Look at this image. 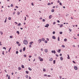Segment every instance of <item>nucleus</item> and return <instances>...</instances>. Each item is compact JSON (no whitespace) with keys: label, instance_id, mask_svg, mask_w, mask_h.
Wrapping results in <instances>:
<instances>
[{"label":"nucleus","instance_id":"obj_1","mask_svg":"<svg viewBox=\"0 0 79 79\" xmlns=\"http://www.w3.org/2000/svg\"><path fill=\"white\" fill-rule=\"evenodd\" d=\"M27 43H28V42L27 40H24L23 43L24 44H25V45H27Z\"/></svg>","mask_w":79,"mask_h":79},{"label":"nucleus","instance_id":"obj_2","mask_svg":"<svg viewBox=\"0 0 79 79\" xmlns=\"http://www.w3.org/2000/svg\"><path fill=\"white\" fill-rule=\"evenodd\" d=\"M38 59L40 60V61H43L44 60L43 59H42L40 56L38 57Z\"/></svg>","mask_w":79,"mask_h":79},{"label":"nucleus","instance_id":"obj_3","mask_svg":"<svg viewBox=\"0 0 79 79\" xmlns=\"http://www.w3.org/2000/svg\"><path fill=\"white\" fill-rule=\"evenodd\" d=\"M49 26V24H46V25L45 26V27H48Z\"/></svg>","mask_w":79,"mask_h":79},{"label":"nucleus","instance_id":"obj_4","mask_svg":"<svg viewBox=\"0 0 79 79\" xmlns=\"http://www.w3.org/2000/svg\"><path fill=\"white\" fill-rule=\"evenodd\" d=\"M74 68L75 70H77V67L76 66H75L74 67Z\"/></svg>","mask_w":79,"mask_h":79},{"label":"nucleus","instance_id":"obj_5","mask_svg":"<svg viewBox=\"0 0 79 79\" xmlns=\"http://www.w3.org/2000/svg\"><path fill=\"white\" fill-rule=\"evenodd\" d=\"M42 42V40L41 39H39L38 40V42L39 43H40Z\"/></svg>","mask_w":79,"mask_h":79},{"label":"nucleus","instance_id":"obj_6","mask_svg":"<svg viewBox=\"0 0 79 79\" xmlns=\"http://www.w3.org/2000/svg\"><path fill=\"white\" fill-rule=\"evenodd\" d=\"M52 53H56V52H55V50H54V51H52Z\"/></svg>","mask_w":79,"mask_h":79},{"label":"nucleus","instance_id":"obj_7","mask_svg":"<svg viewBox=\"0 0 79 79\" xmlns=\"http://www.w3.org/2000/svg\"><path fill=\"white\" fill-rule=\"evenodd\" d=\"M52 15H50L49 17V19H52Z\"/></svg>","mask_w":79,"mask_h":79},{"label":"nucleus","instance_id":"obj_8","mask_svg":"<svg viewBox=\"0 0 79 79\" xmlns=\"http://www.w3.org/2000/svg\"><path fill=\"white\" fill-rule=\"evenodd\" d=\"M52 39H56V37H55V36H52Z\"/></svg>","mask_w":79,"mask_h":79},{"label":"nucleus","instance_id":"obj_9","mask_svg":"<svg viewBox=\"0 0 79 79\" xmlns=\"http://www.w3.org/2000/svg\"><path fill=\"white\" fill-rule=\"evenodd\" d=\"M63 26V24H61L60 26V27H62Z\"/></svg>","mask_w":79,"mask_h":79},{"label":"nucleus","instance_id":"obj_10","mask_svg":"<svg viewBox=\"0 0 79 79\" xmlns=\"http://www.w3.org/2000/svg\"><path fill=\"white\" fill-rule=\"evenodd\" d=\"M60 59L61 60H63V58L62 56L60 57Z\"/></svg>","mask_w":79,"mask_h":79},{"label":"nucleus","instance_id":"obj_11","mask_svg":"<svg viewBox=\"0 0 79 79\" xmlns=\"http://www.w3.org/2000/svg\"><path fill=\"white\" fill-rule=\"evenodd\" d=\"M49 61H53V58H51L49 59Z\"/></svg>","mask_w":79,"mask_h":79},{"label":"nucleus","instance_id":"obj_12","mask_svg":"<svg viewBox=\"0 0 79 79\" xmlns=\"http://www.w3.org/2000/svg\"><path fill=\"white\" fill-rule=\"evenodd\" d=\"M33 43H34V42L32 41L30 43V45H32V44H33Z\"/></svg>","mask_w":79,"mask_h":79},{"label":"nucleus","instance_id":"obj_13","mask_svg":"<svg viewBox=\"0 0 79 79\" xmlns=\"http://www.w3.org/2000/svg\"><path fill=\"white\" fill-rule=\"evenodd\" d=\"M54 11H55V10H54V9H52L51 10V12H52V13H53V12H54Z\"/></svg>","mask_w":79,"mask_h":79},{"label":"nucleus","instance_id":"obj_14","mask_svg":"<svg viewBox=\"0 0 79 79\" xmlns=\"http://www.w3.org/2000/svg\"><path fill=\"white\" fill-rule=\"evenodd\" d=\"M67 56H68V57H67V59H70V58L69 57V56L68 54V55H67Z\"/></svg>","mask_w":79,"mask_h":79},{"label":"nucleus","instance_id":"obj_15","mask_svg":"<svg viewBox=\"0 0 79 79\" xmlns=\"http://www.w3.org/2000/svg\"><path fill=\"white\" fill-rule=\"evenodd\" d=\"M28 69H29V70L30 71H32V69L30 68V67L28 68Z\"/></svg>","mask_w":79,"mask_h":79},{"label":"nucleus","instance_id":"obj_16","mask_svg":"<svg viewBox=\"0 0 79 79\" xmlns=\"http://www.w3.org/2000/svg\"><path fill=\"white\" fill-rule=\"evenodd\" d=\"M21 23H19L17 25V26H21Z\"/></svg>","mask_w":79,"mask_h":79},{"label":"nucleus","instance_id":"obj_17","mask_svg":"<svg viewBox=\"0 0 79 79\" xmlns=\"http://www.w3.org/2000/svg\"><path fill=\"white\" fill-rule=\"evenodd\" d=\"M58 50H59V51H58L57 52L58 53H60V52L61 51V49H59Z\"/></svg>","mask_w":79,"mask_h":79},{"label":"nucleus","instance_id":"obj_18","mask_svg":"<svg viewBox=\"0 0 79 79\" xmlns=\"http://www.w3.org/2000/svg\"><path fill=\"white\" fill-rule=\"evenodd\" d=\"M21 67L22 68H24V65H21Z\"/></svg>","mask_w":79,"mask_h":79},{"label":"nucleus","instance_id":"obj_19","mask_svg":"<svg viewBox=\"0 0 79 79\" xmlns=\"http://www.w3.org/2000/svg\"><path fill=\"white\" fill-rule=\"evenodd\" d=\"M18 69L19 70H21V67H19L18 68Z\"/></svg>","mask_w":79,"mask_h":79},{"label":"nucleus","instance_id":"obj_20","mask_svg":"<svg viewBox=\"0 0 79 79\" xmlns=\"http://www.w3.org/2000/svg\"><path fill=\"white\" fill-rule=\"evenodd\" d=\"M64 42H66V41H67V39H64Z\"/></svg>","mask_w":79,"mask_h":79},{"label":"nucleus","instance_id":"obj_21","mask_svg":"<svg viewBox=\"0 0 79 79\" xmlns=\"http://www.w3.org/2000/svg\"><path fill=\"white\" fill-rule=\"evenodd\" d=\"M23 51H25V50H26V47H24L23 48Z\"/></svg>","mask_w":79,"mask_h":79},{"label":"nucleus","instance_id":"obj_22","mask_svg":"<svg viewBox=\"0 0 79 79\" xmlns=\"http://www.w3.org/2000/svg\"><path fill=\"white\" fill-rule=\"evenodd\" d=\"M43 71H44V72L46 71V70L45 69H44V68H43Z\"/></svg>","mask_w":79,"mask_h":79},{"label":"nucleus","instance_id":"obj_23","mask_svg":"<svg viewBox=\"0 0 79 79\" xmlns=\"http://www.w3.org/2000/svg\"><path fill=\"white\" fill-rule=\"evenodd\" d=\"M20 14V13L19 12H17L18 15H19Z\"/></svg>","mask_w":79,"mask_h":79},{"label":"nucleus","instance_id":"obj_24","mask_svg":"<svg viewBox=\"0 0 79 79\" xmlns=\"http://www.w3.org/2000/svg\"><path fill=\"white\" fill-rule=\"evenodd\" d=\"M16 33L17 34H19V31H16Z\"/></svg>","mask_w":79,"mask_h":79},{"label":"nucleus","instance_id":"obj_25","mask_svg":"<svg viewBox=\"0 0 79 79\" xmlns=\"http://www.w3.org/2000/svg\"><path fill=\"white\" fill-rule=\"evenodd\" d=\"M11 7H13V4H11L10 5Z\"/></svg>","mask_w":79,"mask_h":79},{"label":"nucleus","instance_id":"obj_26","mask_svg":"<svg viewBox=\"0 0 79 79\" xmlns=\"http://www.w3.org/2000/svg\"><path fill=\"white\" fill-rule=\"evenodd\" d=\"M11 49V48H10L9 50V52H10V50Z\"/></svg>","mask_w":79,"mask_h":79},{"label":"nucleus","instance_id":"obj_27","mask_svg":"<svg viewBox=\"0 0 79 79\" xmlns=\"http://www.w3.org/2000/svg\"><path fill=\"white\" fill-rule=\"evenodd\" d=\"M62 47H63V48H64V47H65V46H64V45H62Z\"/></svg>","mask_w":79,"mask_h":79},{"label":"nucleus","instance_id":"obj_28","mask_svg":"<svg viewBox=\"0 0 79 79\" xmlns=\"http://www.w3.org/2000/svg\"><path fill=\"white\" fill-rule=\"evenodd\" d=\"M26 74H29V72L27 71H26Z\"/></svg>","mask_w":79,"mask_h":79},{"label":"nucleus","instance_id":"obj_29","mask_svg":"<svg viewBox=\"0 0 79 79\" xmlns=\"http://www.w3.org/2000/svg\"><path fill=\"white\" fill-rule=\"evenodd\" d=\"M26 78H28V77H29V76H28V75H27L26 76Z\"/></svg>","mask_w":79,"mask_h":79},{"label":"nucleus","instance_id":"obj_30","mask_svg":"<svg viewBox=\"0 0 79 79\" xmlns=\"http://www.w3.org/2000/svg\"><path fill=\"white\" fill-rule=\"evenodd\" d=\"M42 41H44V40H45V39L42 38Z\"/></svg>","mask_w":79,"mask_h":79},{"label":"nucleus","instance_id":"obj_31","mask_svg":"<svg viewBox=\"0 0 79 79\" xmlns=\"http://www.w3.org/2000/svg\"><path fill=\"white\" fill-rule=\"evenodd\" d=\"M10 39H12L13 38V36H10Z\"/></svg>","mask_w":79,"mask_h":79},{"label":"nucleus","instance_id":"obj_32","mask_svg":"<svg viewBox=\"0 0 79 79\" xmlns=\"http://www.w3.org/2000/svg\"><path fill=\"white\" fill-rule=\"evenodd\" d=\"M53 64H55V63H56V61H55V60H54L53 61Z\"/></svg>","mask_w":79,"mask_h":79},{"label":"nucleus","instance_id":"obj_33","mask_svg":"<svg viewBox=\"0 0 79 79\" xmlns=\"http://www.w3.org/2000/svg\"><path fill=\"white\" fill-rule=\"evenodd\" d=\"M58 41H60V37H58Z\"/></svg>","mask_w":79,"mask_h":79},{"label":"nucleus","instance_id":"obj_34","mask_svg":"<svg viewBox=\"0 0 79 79\" xmlns=\"http://www.w3.org/2000/svg\"><path fill=\"white\" fill-rule=\"evenodd\" d=\"M45 52H47V49H45Z\"/></svg>","mask_w":79,"mask_h":79},{"label":"nucleus","instance_id":"obj_35","mask_svg":"<svg viewBox=\"0 0 79 79\" xmlns=\"http://www.w3.org/2000/svg\"><path fill=\"white\" fill-rule=\"evenodd\" d=\"M0 33H1V35H2V34H3V32H2V31H0Z\"/></svg>","mask_w":79,"mask_h":79},{"label":"nucleus","instance_id":"obj_36","mask_svg":"<svg viewBox=\"0 0 79 79\" xmlns=\"http://www.w3.org/2000/svg\"><path fill=\"white\" fill-rule=\"evenodd\" d=\"M51 5V4H50V3H48V5Z\"/></svg>","mask_w":79,"mask_h":79},{"label":"nucleus","instance_id":"obj_37","mask_svg":"<svg viewBox=\"0 0 79 79\" xmlns=\"http://www.w3.org/2000/svg\"><path fill=\"white\" fill-rule=\"evenodd\" d=\"M60 34H63V32L61 31H60Z\"/></svg>","mask_w":79,"mask_h":79},{"label":"nucleus","instance_id":"obj_38","mask_svg":"<svg viewBox=\"0 0 79 79\" xmlns=\"http://www.w3.org/2000/svg\"><path fill=\"white\" fill-rule=\"evenodd\" d=\"M8 79H10V76H8Z\"/></svg>","mask_w":79,"mask_h":79},{"label":"nucleus","instance_id":"obj_39","mask_svg":"<svg viewBox=\"0 0 79 79\" xmlns=\"http://www.w3.org/2000/svg\"><path fill=\"white\" fill-rule=\"evenodd\" d=\"M3 49H5V50H6V48H5V47H3Z\"/></svg>","mask_w":79,"mask_h":79},{"label":"nucleus","instance_id":"obj_40","mask_svg":"<svg viewBox=\"0 0 79 79\" xmlns=\"http://www.w3.org/2000/svg\"><path fill=\"white\" fill-rule=\"evenodd\" d=\"M31 5H32V6H34V3L32 2L31 3Z\"/></svg>","mask_w":79,"mask_h":79},{"label":"nucleus","instance_id":"obj_41","mask_svg":"<svg viewBox=\"0 0 79 79\" xmlns=\"http://www.w3.org/2000/svg\"><path fill=\"white\" fill-rule=\"evenodd\" d=\"M16 43H17V44H19V42H18V41H17V42H16Z\"/></svg>","mask_w":79,"mask_h":79},{"label":"nucleus","instance_id":"obj_42","mask_svg":"<svg viewBox=\"0 0 79 79\" xmlns=\"http://www.w3.org/2000/svg\"><path fill=\"white\" fill-rule=\"evenodd\" d=\"M44 76L45 77L46 76H47V74H45L44 75Z\"/></svg>","mask_w":79,"mask_h":79},{"label":"nucleus","instance_id":"obj_43","mask_svg":"<svg viewBox=\"0 0 79 79\" xmlns=\"http://www.w3.org/2000/svg\"><path fill=\"white\" fill-rule=\"evenodd\" d=\"M59 4L60 5H62V4L61 3V2H60Z\"/></svg>","mask_w":79,"mask_h":79},{"label":"nucleus","instance_id":"obj_44","mask_svg":"<svg viewBox=\"0 0 79 79\" xmlns=\"http://www.w3.org/2000/svg\"><path fill=\"white\" fill-rule=\"evenodd\" d=\"M18 54V51H17L16 52V54Z\"/></svg>","mask_w":79,"mask_h":79},{"label":"nucleus","instance_id":"obj_45","mask_svg":"<svg viewBox=\"0 0 79 79\" xmlns=\"http://www.w3.org/2000/svg\"><path fill=\"white\" fill-rule=\"evenodd\" d=\"M48 77H51V76L50 75H48Z\"/></svg>","mask_w":79,"mask_h":79},{"label":"nucleus","instance_id":"obj_46","mask_svg":"<svg viewBox=\"0 0 79 79\" xmlns=\"http://www.w3.org/2000/svg\"><path fill=\"white\" fill-rule=\"evenodd\" d=\"M8 19H9V20H10L11 19V17H9Z\"/></svg>","mask_w":79,"mask_h":79},{"label":"nucleus","instance_id":"obj_47","mask_svg":"<svg viewBox=\"0 0 79 79\" xmlns=\"http://www.w3.org/2000/svg\"><path fill=\"white\" fill-rule=\"evenodd\" d=\"M56 56H57V57H58L59 56L57 54H56Z\"/></svg>","mask_w":79,"mask_h":79},{"label":"nucleus","instance_id":"obj_48","mask_svg":"<svg viewBox=\"0 0 79 79\" xmlns=\"http://www.w3.org/2000/svg\"><path fill=\"white\" fill-rule=\"evenodd\" d=\"M73 63H74V64H76V62H75V61H73Z\"/></svg>","mask_w":79,"mask_h":79},{"label":"nucleus","instance_id":"obj_49","mask_svg":"<svg viewBox=\"0 0 79 79\" xmlns=\"http://www.w3.org/2000/svg\"><path fill=\"white\" fill-rule=\"evenodd\" d=\"M52 33H53V34H55V32L53 31Z\"/></svg>","mask_w":79,"mask_h":79},{"label":"nucleus","instance_id":"obj_50","mask_svg":"<svg viewBox=\"0 0 79 79\" xmlns=\"http://www.w3.org/2000/svg\"><path fill=\"white\" fill-rule=\"evenodd\" d=\"M24 57H26V56H26V55H24Z\"/></svg>","mask_w":79,"mask_h":79},{"label":"nucleus","instance_id":"obj_51","mask_svg":"<svg viewBox=\"0 0 79 79\" xmlns=\"http://www.w3.org/2000/svg\"><path fill=\"white\" fill-rule=\"evenodd\" d=\"M44 42L45 43H47V40H45Z\"/></svg>","mask_w":79,"mask_h":79},{"label":"nucleus","instance_id":"obj_52","mask_svg":"<svg viewBox=\"0 0 79 79\" xmlns=\"http://www.w3.org/2000/svg\"><path fill=\"white\" fill-rule=\"evenodd\" d=\"M55 24H56V22H53V24L55 25Z\"/></svg>","mask_w":79,"mask_h":79},{"label":"nucleus","instance_id":"obj_53","mask_svg":"<svg viewBox=\"0 0 79 79\" xmlns=\"http://www.w3.org/2000/svg\"><path fill=\"white\" fill-rule=\"evenodd\" d=\"M15 8H19V7H18V6H15Z\"/></svg>","mask_w":79,"mask_h":79},{"label":"nucleus","instance_id":"obj_54","mask_svg":"<svg viewBox=\"0 0 79 79\" xmlns=\"http://www.w3.org/2000/svg\"><path fill=\"white\" fill-rule=\"evenodd\" d=\"M2 55H5V54H4V51H2Z\"/></svg>","mask_w":79,"mask_h":79},{"label":"nucleus","instance_id":"obj_55","mask_svg":"<svg viewBox=\"0 0 79 79\" xmlns=\"http://www.w3.org/2000/svg\"><path fill=\"white\" fill-rule=\"evenodd\" d=\"M60 0H58L57 1V3H60Z\"/></svg>","mask_w":79,"mask_h":79},{"label":"nucleus","instance_id":"obj_56","mask_svg":"<svg viewBox=\"0 0 79 79\" xmlns=\"http://www.w3.org/2000/svg\"><path fill=\"white\" fill-rule=\"evenodd\" d=\"M20 52H22V49L20 50Z\"/></svg>","mask_w":79,"mask_h":79},{"label":"nucleus","instance_id":"obj_57","mask_svg":"<svg viewBox=\"0 0 79 79\" xmlns=\"http://www.w3.org/2000/svg\"><path fill=\"white\" fill-rule=\"evenodd\" d=\"M6 19L5 21H4V23H6Z\"/></svg>","mask_w":79,"mask_h":79},{"label":"nucleus","instance_id":"obj_58","mask_svg":"<svg viewBox=\"0 0 79 79\" xmlns=\"http://www.w3.org/2000/svg\"><path fill=\"white\" fill-rule=\"evenodd\" d=\"M45 19H43V21L44 22H45Z\"/></svg>","mask_w":79,"mask_h":79},{"label":"nucleus","instance_id":"obj_59","mask_svg":"<svg viewBox=\"0 0 79 79\" xmlns=\"http://www.w3.org/2000/svg\"><path fill=\"white\" fill-rule=\"evenodd\" d=\"M18 46H21V44H19Z\"/></svg>","mask_w":79,"mask_h":79},{"label":"nucleus","instance_id":"obj_60","mask_svg":"<svg viewBox=\"0 0 79 79\" xmlns=\"http://www.w3.org/2000/svg\"><path fill=\"white\" fill-rule=\"evenodd\" d=\"M31 57H32L31 56H29V58H31Z\"/></svg>","mask_w":79,"mask_h":79},{"label":"nucleus","instance_id":"obj_61","mask_svg":"<svg viewBox=\"0 0 79 79\" xmlns=\"http://www.w3.org/2000/svg\"><path fill=\"white\" fill-rule=\"evenodd\" d=\"M69 31L70 32H71V31H72L71 30V29H69Z\"/></svg>","mask_w":79,"mask_h":79},{"label":"nucleus","instance_id":"obj_62","mask_svg":"<svg viewBox=\"0 0 79 79\" xmlns=\"http://www.w3.org/2000/svg\"><path fill=\"white\" fill-rule=\"evenodd\" d=\"M59 78H60V79H61V76H60Z\"/></svg>","mask_w":79,"mask_h":79},{"label":"nucleus","instance_id":"obj_63","mask_svg":"<svg viewBox=\"0 0 79 79\" xmlns=\"http://www.w3.org/2000/svg\"><path fill=\"white\" fill-rule=\"evenodd\" d=\"M29 79H31V77H29Z\"/></svg>","mask_w":79,"mask_h":79},{"label":"nucleus","instance_id":"obj_64","mask_svg":"<svg viewBox=\"0 0 79 79\" xmlns=\"http://www.w3.org/2000/svg\"><path fill=\"white\" fill-rule=\"evenodd\" d=\"M58 23H60V21L59 20L57 21Z\"/></svg>","mask_w":79,"mask_h":79}]
</instances>
